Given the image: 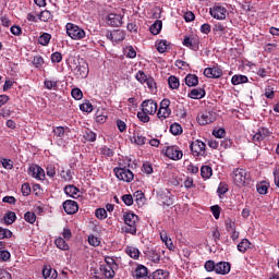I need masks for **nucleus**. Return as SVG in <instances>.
Returning <instances> with one entry per match:
<instances>
[{
  "label": "nucleus",
  "instance_id": "51",
  "mask_svg": "<svg viewBox=\"0 0 279 279\" xmlns=\"http://www.w3.org/2000/svg\"><path fill=\"white\" fill-rule=\"evenodd\" d=\"M61 178H63L65 182H71L73 180V172L71 170L62 171Z\"/></svg>",
  "mask_w": 279,
  "mask_h": 279
},
{
  "label": "nucleus",
  "instance_id": "40",
  "mask_svg": "<svg viewBox=\"0 0 279 279\" xmlns=\"http://www.w3.org/2000/svg\"><path fill=\"white\" fill-rule=\"evenodd\" d=\"M24 219L27 221V223H36V214L33 211H27L24 215Z\"/></svg>",
  "mask_w": 279,
  "mask_h": 279
},
{
  "label": "nucleus",
  "instance_id": "27",
  "mask_svg": "<svg viewBox=\"0 0 279 279\" xmlns=\"http://www.w3.org/2000/svg\"><path fill=\"white\" fill-rule=\"evenodd\" d=\"M66 130H69V128H64V126H57L53 129V136L56 138H59L60 141H62V138H64V134H66Z\"/></svg>",
  "mask_w": 279,
  "mask_h": 279
},
{
  "label": "nucleus",
  "instance_id": "63",
  "mask_svg": "<svg viewBox=\"0 0 279 279\" xmlns=\"http://www.w3.org/2000/svg\"><path fill=\"white\" fill-rule=\"evenodd\" d=\"M145 84L148 86L149 90L156 89V81L154 80V77H148Z\"/></svg>",
  "mask_w": 279,
  "mask_h": 279
},
{
  "label": "nucleus",
  "instance_id": "37",
  "mask_svg": "<svg viewBox=\"0 0 279 279\" xmlns=\"http://www.w3.org/2000/svg\"><path fill=\"white\" fill-rule=\"evenodd\" d=\"M54 245H57V247L59 250H63V251L69 250V244H66V241H64V239H62V238L56 239L54 240Z\"/></svg>",
  "mask_w": 279,
  "mask_h": 279
},
{
  "label": "nucleus",
  "instance_id": "32",
  "mask_svg": "<svg viewBox=\"0 0 279 279\" xmlns=\"http://www.w3.org/2000/svg\"><path fill=\"white\" fill-rule=\"evenodd\" d=\"M50 41H51V34L49 33H44L38 38V43L43 47H47V45H49Z\"/></svg>",
  "mask_w": 279,
  "mask_h": 279
},
{
  "label": "nucleus",
  "instance_id": "20",
  "mask_svg": "<svg viewBox=\"0 0 279 279\" xmlns=\"http://www.w3.org/2000/svg\"><path fill=\"white\" fill-rule=\"evenodd\" d=\"M99 269H100V274H102L105 278H108V279L114 278V268L110 266H106V264H101Z\"/></svg>",
  "mask_w": 279,
  "mask_h": 279
},
{
  "label": "nucleus",
  "instance_id": "46",
  "mask_svg": "<svg viewBox=\"0 0 279 279\" xmlns=\"http://www.w3.org/2000/svg\"><path fill=\"white\" fill-rule=\"evenodd\" d=\"M100 154H102V156H107V158H112V156H114V151L108 146L100 148Z\"/></svg>",
  "mask_w": 279,
  "mask_h": 279
},
{
  "label": "nucleus",
  "instance_id": "34",
  "mask_svg": "<svg viewBox=\"0 0 279 279\" xmlns=\"http://www.w3.org/2000/svg\"><path fill=\"white\" fill-rule=\"evenodd\" d=\"M14 221H16V214L14 211H9L4 216V223H7V226H12Z\"/></svg>",
  "mask_w": 279,
  "mask_h": 279
},
{
  "label": "nucleus",
  "instance_id": "29",
  "mask_svg": "<svg viewBox=\"0 0 279 279\" xmlns=\"http://www.w3.org/2000/svg\"><path fill=\"white\" fill-rule=\"evenodd\" d=\"M247 82V76L245 75H233L231 78V84L233 86H239V84H246Z\"/></svg>",
  "mask_w": 279,
  "mask_h": 279
},
{
  "label": "nucleus",
  "instance_id": "5",
  "mask_svg": "<svg viewBox=\"0 0 279 279\" xmlns=\"http://www.w3.org/2000/svg\"><path fill=\"white\" fill-rule=\"evenodd\" d=\"M250 178V175L247 174V171L245 169H235L233 170L232 173V179L234 184H236V186H243V184H245V180H247Z\"/></svg>",
  "mask_w": 279,
  "mask_h": 279
},
{
  "label": "nucleus",
  "instance_id": "39",
  "mask_svg": "<svg viewBox=\"0 0 279 279\" xmlns=\"http://www.w3.org/2000/svg\"><path fill=\"white\" fill-rule=\"evenodd\" d=\"M170 132L171 134H173V136L182 134V125H180L179 123L171 124Z\"/></svg>",
  "mask_w": 279,
  "mask_h": 279
},
{
  "label": "nucleus",
  "instance_id": "30",
  "mask_svg": "<svg viewBox=\"0 0 279 279\" xmlns=\"http://www.w3.org/2000/svg\"><path fill=\"white\" fill-rule=\"evenodd\" d=\"M250 240L243 239L239 244H238V251L241 252L242 254H245L247 250H250Z\"/></svg>",
  "mask_w": 279,
  "mask_h": 279
},
{
  "label": "nucleus",
  "instance_id": "60",
  "mask_svg": "<svg viewBox=\"0 0 279 279\" xmlns=\"http://www.w3.org/2000/svg\"><path fill=\"white\" fill-rule=\"evenodd\" d=\"M11 254L8 251H0V262L5 263L7 260H10Z\"/></svg>",
  "mask_w": 279,
  "mask_h": 279
},
{
  "label": "nucleus",
  "instance_id": "36",
  "mask_svg": "<svg viewBox=\"0 0 279 279\" xmlns=\"http://www.w3.org/2000/svg\"><path fill=\"white\" fill-rule=\"evenodd\" d=\"M201 175L202 178L208 179L213 175V168H210L209 166H203L201 168Z\"/></svg>",
  "mask_w": 279,
  "mask_h": 279
},
{
  "label": "nucleus",
  "instance_id": "17",
  "mask_svg": "<svg viewBox=\"0 0 279 279\" xmlns=\"http://www.w3.org/2000/svg\"><path fill=\"white\" fill-rule=\"evenodd\" d=\"M158 199L163 206H173V196L171 195V192H159Z\"/></svg>",
  "mask_w": 279,
  "mask_h": 279
},
{
  "label": "nucleus",
  "instance_id": "23",
  "mask_svg": "<svg viewBox=\"0 0 279 279\" xmlns=\"http://www.w3.org/2000/svg\"><path fill=\"white\" fill-rule=\"evenodd\" d=\"M256 189H257V193H259V195H267V192L269 191V182L262 181V182L257 183Z\"/></svg>",
  "mask_w": 279,
  "mask_h": 279
},
{
  "label": "nucleus",
  "instance_id": "8",
  "mask_svg": "<svg viewBox=\"0 0 279 279\" xmlns=\"http://www.w3.org/2000/svg\"><path fill=\"white\" fill-rule=\"evenodd\" d=\"M166 156L170 158V160H182L184 153H182L178 146H168L166 148Z\"/></svg>",
  "mask_w": 279,
  "mask_h": 279
},
{
  "label": "nucleus",
  "instance_id": "13",
  "mask_svg": "<svg viewBox=\"0 0 279 279\" xmlns=\"http://www.w3.org/2000/svg\"><path fill=\"white\" fill-rule=\"evenodd\" d=\"M268 136H271V132H269V129L259 128L257 132L253 135V142L262 143V141H265V138H268Z\"/></svg>",
  "mask_w": 279,
  "mask_h": 279
},
{
  "label": "nucleus",
  "instance_id": "43",
  "mask_svg": "<svg viewBox=\"0 0 279 279\" xmlns=\"http://www.w3.org/2000/svg\"><path fill=\"white\" fill-rule=\"evenodd\" d=\"M84 138L87 140L89 143H95L97 141V134L93 131H86Z\"/></svg>",
  "mask_w": 279,
  "mask_h": 279
},
{
  "label": "nucleus",
  "instance_id": "25",
  "mask_svg": "<svg viewBox=\"0 0 279 279\" xmlns=\"http://www.w3.org/2000/svg\"><path fill=\"white\" fill-rule=\"evenodd\" d=\"M167 278H169V272L162 269H157L150 275V279H167Z\"/></svg>",
  "mask_w": 279,
  "mask_h": 279
},
{
  "label": "nucleus",
  "instance_id": "42",
  "mask_svg": "<svg viewBox=\"0 0 279 279\" xmlns=\"http://www.w3.org/2000/svg\"><path fill=\"white\" fill-rule=\"evenodd\" d=\"M149 113L145 112V111H138L137 112V119H140V121H142V123H149Z\"/></svg>",
  "mask_w": 279,
  "mask_h": 279
},
{
  "label": "nucleus",
  "instance_id": "10",
  "mask_svg": "<svg viewBox=\"0 0 279 279\" xmlns=\"http://www.w3.org/2000/svg\"><path fill=\"white\" fill-rule=\"evenodd\" d=\"M134 279H150L149 270L144 265H138L132 272Z\"/></svg>",
  "mask_w": 279,
  "mask_h": 279
},
{
  "label": "nucleus",
  "instance_id": "62",
  "mask_svg": "<svg viewBox=\"0 0 279 279\" xmlns=\"http://www.w3.org/2000/svg\"><path fill=\"white\" fill-rule=\"evenodd\" d=\"M213 135H214L216 138H223V136H226V130H225V129H217V130H214Z\"/></svg>",
  "mask_w": 279,
  "mask_h": 279
},
{
  "label": "nucleus",
  "instance_id": "56",
  "mask_svg": "<svg viewBox=\"0 0 279 279\" xmlns=\"http://www.w3.org/2000/svg\"><path fill=\"white\" fill-rule=\"evenodd\" d=\"M95 215H96L97 219H106V217H108V213L104 208L96 209Z\"/></svg>",
  "mask_w": 279,
  "mask_h": 279
},
{
  "label": "nucleus",
  "instance_id": "50",
  "mask_svg": "<svg viewBox=\"0 0 279 279\" xmlns=\"http://www.w3.org/2000/svg\"><path fill=\"white\" fill-rule=\"evenodd\" d=\"M135 77H136L137 82H141V84H145L147 82V80L149 78L143 71H138L136 73Z\"/></svg>",
  "mask_w": 279,
  "mask_h": 279
},
{
  "label": "nucleus",
  "instance_id": "61",
  "mask_svg": "<svg viewBox=\"0 0 279 279\" xmlns=\"http://www.w3.org/2000/svg\"><path fill=\"white\" fill-rule=\"evenodd\" d=\"M51 62H54V63H60V62H62V53H60V52H53L52 54H51Z\"/></svg>",
  "mask_w": 279,
  "mask_h": 279
},
{
  "label": "nucleus",
  "instance_id": "24",
  "mask_svg": "<svg viewBox=\"0 0 279 279\" xmlns=\"http://www.w3.org/2000/svg\"><path fill=\"white\" fill-rule=\"evenodd\" d=\"M126 254L131 258H134V260H138V258H141V251H138V248H136L134 246H128Z\"/></svg>",
  "mask_w": 279,
  "mask_h": 279
},
{
  "label": "nucleus",
  "instance_id": "44",
  "mask_svg": "<svg viewBox=\"0 0 279 279\" xmlns=\"http://www.w3.org/2000/svg\"><path fill=\"white\" fill-rule=\"evenodd\" d=\"M226 230L227 232H234L236 230V223L231 219L226 220Z\"/></svg>",
  "mask_w": 279,
  "mask_h": 279
},
{
  "label": "nucleus",
  "instance_id": "26",
  "mask_svg": "<svg viewBox=\"0 0 279 279\" xmlns=\"http://www.w3.org/2000/svg\"><path fill=\"white\" fill-rule=\"evenodd\" d=\"M162 31V21L157 20L155 23L150 26V34L154 36H158L160 32Z\"/></svg>",
  "mask_w": 279,
  "mask_h": 279
},
{
  "label": "nucleus",
  "instance_id": "54",
  "mask_svg": "<svg viewBox=\"0 0 279 279\" xmlns=\"http://www.w3.org/2000/svg\"><path fill=\"white\" fill-rule=\"evenodd\" d=\"M217 264L215 260H207L205 263V269L206 271H216Z\"/></svg>",
  "mask_w": 279,
  "mask_h": 279
},
{
  "label": "nucleus",
  "instance_id": "64",
  "mask_svg": "<svg viewBox=\"0 0 279 279\" xmlns=\"http://www.w3.org/2000/svg\"><path fill=\"white\" fill-rule=\"evenodd\" d=\"M214 32H219L220 34H226V26L221 23H217L214 26Z\"/></svg>",
  "mask_w": 279,
  "mask_h": 279
},
{
  "label": "nucleus",
  "instance_id": "49",
  "mask_svg": "<svg viewBox=\"0 0 279 279\" xmlns=\"http://www.w3.org/2000/svg\"><path fill=\"white\" fill-rule=\"evenodd\" d=\"M134 141L136 145H145V143H147V137L143 136L141 133H137L134 136Z\"/></svg>",
  "mask_w": 279,
  "mask_h": 279
},
{
  "label": "nucleus",
  "instance_id": "19",
  "mask_svg": "<svg viewBox=\"0 0 279 279\" xmlns=\"http://www.w3.org/2000/svg\"><path fill=\"white\" fill-rule=\"evenodd\" d=\"M216 274L220 276H226L230 274V263L228 262H219L216 264Z\"/></svg>",
  "mask_w": 279,
  "mask_h": 279
},
{
  "label": "nucleus",
  "instance_id": "7",
  "mask_svg": "<svg viewBox=\"0 0 279 279\" xmlns=\"http://www.w3.org/2000/svg\"><path fill=\"white\" fill-rule=\"evenodd\" d=\"M114 174L118 180H122V182H132L134 180V173L131 172L130 169L126 168H114Z\"/></svg>",
  "mask_w": 279,
  "mask_h": 279
},
{
  "label": "nucleus",
  "instance_id": "38",
  "mask_svg": "<svg viewBox=\"0 0 279 279\" xmlns=\"http://www.w3.org/2000/svg\"><path fill=\"white\" fill-rule=\"evenodd\" d=\"M44 86H45L48 90H57V89H58V81L46 80V81L44 82Z\"/></svg>",
  "mask_w": 279,
  "mask_h": 279
},
{
  "label": "nucleus",
  "instance_id": "16",
  "mask_svg": "<svg viewBox=\"0 0 279 279\" xmlns=\"http://www.w3.org/2000/svg\"><path fill=\"white\" fill-rule=\"evenodd\" d=\"M204 75L205 77H213L214 80H217L223 75V70L219 66L206 68L204 70Z\"/></svg>",
  "mask_w": 279,
  "mask_h": 279
},
{
  "label": "nucleus",
  "instance_id": "3",
  "mask_svg": "<svg viewBox=\"0 0 279 279\" xmlns=\"http://www.w3.org/2000/svg\"><path fill=\"white\" fill-rule=\"evenodd\" d=\"M123 219L125 226H128L125 232L129 234H136V222L138 221V216L132 213H124Z\"/></svg>",
  "mask_w": 279,
  "mask_h": 279
},
{
  "label": "nucleus",
  "instance_id": "58",
  "mask_svg": "<svg viewBox=\"0 0 279 279\" xmlns=\"http://www.w3.org/2000/svg\"><path fill=\"white\" fill-rule=\"evenodd\" d=\"M31 193L32 187L29 186V183L22 184V195H24V197H27V195H31Z\"/></svg>",
  "mask_w": 279,
  "mask_h": 279
},
{
  "label": "nucleus",
  "instance_id": "11",
  "mask_svg": "<svg viewBox=\"0 0 279 279\" xmlns=\"http://www.w3.org/2000/svg\"><path fill=\"white\" fill-rule=\"evenodd\" d=\"M142 110L143 112H146L147 114H156V111L158 110V102L148 99L144 100L142 102Z\"/></svg>",
  "mask_w": 279,
  "mask_h": 279
},
{
  "label": "nucleus",
  "instance_id": "1",
  "mask_svg": "<svg viewBox=\"0 0 279 279\" xmlns=\"http://www.w3.org/2000/svg\"><path fill=\"white\" fill-rule=\"evenodd\" d=\"M72 73H74L77 80H84L88 77V63L84 60H74L72 65Z\"/></svg>",
  "mask_w": 279,
  "mask_h": 279
},
{
  "label": "nucleus",
  "instance_id": "22",
  "mask_svg": "<svg viewBox=\"0 0 279 279\" xmlns=\"http://www.w3.org/2000/svg\"><path fill=\"white\" fill-rule=\"evenodd\" d=\"M185 84L190 88L193 87V86H197V84H199V78L195 74H187L185 76Z\"/></svg>",
  "mask_w": 279,
  "mask_h": 279
},
{
  "label": "nucleus",
  "instance_id": "57",
  "mask_svg": "<svg viewBox=\"0 0 279 279\" xmlns=\"http://www.w3.org/2000/svg\"><path fill=\"white\" fill-rule=\"evenodd\" d=\"M105 263H106L105 264L106 267H111L112 269H116L117 267V262L112 257H106Z\"/></svg>",
  "mask_w": 279,
  "mask_h": 279
},
{
  "label": "nucleus",
  "instance_id": "31",
  "mask_svg": "<svg viewBox=\"0 0 279 279\" xmlns=\"http://www.w3.org/2000/svg\"><path fill=\"white\" fill-rule=\"evenodd\" d=\"M157 117L158 119H160V121H165V119H169V117H171V109L159 108L157 112Z\"/></svg>",
  "mask_w": 279,
  "mask_h": 279
},
{
  "label": "nucleus",
  "instance_id": "2",
  "mask_svg": "<svg viewBox=\"0 0 279 279\" xmlns=\"http://www.w3.org/2000/svg\"><path fill=\"white\" fill-rule=\"evenodd\" d=\"M66 34L72 38V40H82V38H86V32H84V28H81L73 23L66 24Z\"/></svg>",
  "mask_w": 279,
  "mask_h": 279
},
{
  "label": "nucleus",
  "instance_id": "52",
  "mask_svg": "<svg viewBox=\"0 0 279 279\" xmlns=\"http://www.w3.org/2000/svg\"><path fill=\"white\" fill-rule=\"evenodd\" d=\"M33 64L38 69L45 64V59H43L40 56H36L33 59Z\"/></svg>",
  "mask_w": 279,
  "mask_h": 279
},
{
  "label": "nucleus",
  "instance_id": "47",
  "mask_svg": "<svg viewBox=\"0 0 279 279\" xmlns=\"http://www.w3.org/2000/svg\"><path fill=\"white\" fill-rule=\"evenodd\" d=\"M51 19V12L45 10L41 11L39 14V21H43L44 23H47Z\"/></svg>",
  "mask_w": 279,
  "mask_h": 279
},
{
  "label": "nucleus",
  "instance_id": "12",
  "mask_svg": "<svg viewBox=\"0 0 279 279\" xmlns=\"http://www.w3.org/2000/svg\"><path fill=\"white\" fill-rule=\"evenodd\" d=\"M28 175L35 180H45V170L38 165H32L28 168Z\"/></svg>",
  "mask_w": 279,
  "mask_h": 279
},
{
  "label": "nucleus",
  "instance_id": "35",
  "mask_svg": "<svg viewBox=\"0 0 279 279\" xmlns=\"http://www.w3.org/2000/svg\"><path fill=\"white\" fill-rule=\"evenodd\" d=\"M148 257L150 260H153V263H160V252L156 250L148 251Z\"/></svg>",
  "mask_w": 279,
  "mask_h": 279
},
{
  "label": "nucleus",
  "instance_id": "21",
  "mask_svg": "<svg viewBox=\"0 0 279 279\" xmlns=\"http://www.w3.org/2000/svg\"><path fill=\"white\" fill-rule=\"evenodd\" d=\"M190 99H204L206 90L204 88H194L189 94Z\"/></svg>",
  "mask_w": 279,
  "mask_h": 279
},
{
  "label": "nucleus",
  "instance_id": "15",
  "mask_svg": "<svg viewBox=\"0 0 279 279\" xmlns=\"http://www.w3.org/2000/svg\"><path fill=\"white\" fill-rule=\"evenodd\" d=\"M63 210L66 215H75L80 210V205L75 201L68 199L63 203Z\"/></svg>",
  "mask_w": 279,
  "mask_h": 279
},
{
  "label": "nucleus",
  "instance_id": "18",
  "mask_svg": "<svg viewBox=\"0 0 279 279\" xmlns=\"http://www.w3.org/2000/svg\"><path fill=\"white\" fill-rule=\"evenodd\" d=\"M107 38L113 40V43H121L125 40V32L121 29L113 31L107 34Z\"/></svg>",
  "mask_w": 279,
  "mask_h": 279
},
{
  "label": "nucleus",
  "instance_id": "48",
  "mask_svg": "<svg viewBox=\"0 0 279 279\" xmlns=\"http://www.w3.org/2000/svg\"><path fill=\"white\" fill-rule=\"evenodd\" d=\"M80 110H82V112H93V104L89 101L83 102L80 106Z\"/></svg>",
  "mask_w": 279,
  "mask_h": 279
},
{
  "label": "nucleus",
  "instance_id": "14",
  "mask_svg": "<svg viewBox=\"0 0 279 279\" xmlns=\"http://www.w3.org/2000/svg\"><path fill=\"white\" fill-rule=\"evenodd\" d=\"M217 117L215 113L211 112H205L198 116L197 122L199 125H208V123H215Z\"/></svg>",
  "mask_w": 279,
  "mask_h": 279
},
{
  "label": "nucleus",
  "instance_id": "53",
  "mask_svg": "<svg viewBox=\"0 0 279 279\" xmlns=\"http://www.w3.org/2000/svg\"><path fill=\"white\" fill-rule=\"evenodd\" d=\"M122 202L125 206H132V204H134V198L132 197V194H125L122 196Z\"/></svg>",
  "mask_w": 279,
  "mask_h": 279
},
{
  "label": "nucleus",
  "instance_id": "59",
  "mask_svg": "<svg viewBox=\"0 0 279 279\" xmlns=\"http://www.w3.org/2000/svg\"><path fill=\"white\" fill-rule=\"evenodd\" d=\"M215 219H219L220 215H221V208L219 207V205H214L210 208Z\"/></svg>",
  "mask_w": 279,
  "mask_h": 279
},
{
  "label": "nucleus",
  "instance_id": "6",
  "mask_svg": "<svg viewBox=\"0 0 279 279\" xmlns=\"http://www.w3.org/2000/svg\"><path fill=\"white\" fill-rule=\"evenodd\" d=\"M190 149L195 157L206 156V144L199 140L192 142Z\"/></svg>",
  "mask_w": 279,
  "mask_h": 279
},
{
  "label": "nucleus",
  "instance_id": "28",
  "mask_svg": "<svg viewBox=\"0 0 279 279\" xmlns=\"http://www.w3.org/2000/svg\"><path fill=\"white\" fill-rule=\"evenodd\" d=\"M65 195H69V197H76L77 193H80V189H77L75 185H66L64 187Z\"/></svg>",
  "mask_w": 279,
  "mask_h": 279
},
{
  "label": "nucleus",
  "instance_id": "4",
  "mask_svg": "<svg viewBox=\"0 0 279 279\" xmlns=\"http://www.w3.org/2000/svg\"><path fill=\"white\" fill-rule=\"evenodd\" d=\"M209 14L213 19H217V21H225L226 14H228V9L218 3L209 9Z\"/></svg>",
  "mask_w": 279,
  "mask_h": 279
},
{
  "label": "nucleus",
  "instance_id": "55",
  "mask_svg": "<svg viewBox=\"0 0 279 279\" xmlns=\"http://www.w3.org/2000/svg\"><path fill=\"white\" fill-rule=\"evenodd\" d=\"M12 236V231L10 229H3L0 227V239H10Z\"/></svg>",
  "mask_w": 279,
  "mask_h": 279
},
{
  "label": "nucleus",
  "instance_id": "9",
  "mask_svg": "<svg viewBox=\"0 0 279 279\" xmlns=\"http://www.w3.org/2000/svg\"><path fill=\"white\" fill-rule=\"evenodd\" d=\"M106 22L110 27H121V25H123V16L121 14L110 13Z\"/></svg>",
  "mask_w": 279,
  "mask_h": 279
},
{
  "label": "nucleus",
  "instance_id": "33",
  "mask_svg": "<svg viewBox=\"0 0 279 279\" xmlns=\"http://www.w3.org/2000/svg\"><path fill=\"white\" fill-rule=\"evenodd\" d=\"M168 84L172 90H178V88H180V78L175 76H170L168 78Z\"/></svg>",
  "mask_w": 279,
  "mask_h": 279
},
{
  "label": "nucleus",
  "instance_id": "41",
  "mask_svg": "<svg viewBox=\"0 0 279 279\" xmlns=\"http://www.w3.org/2000/svg\"><path fill=\"white\" fill-rule=\"evenodd\" d=\"M168 47H169V43L167 40H161L157 45V51L159 53H165V51H167Z\"/></svg>",
  "mask_w": 279,
  "mask_h": 279
},
{
  "label": "nucleus",
  "instance_id": "45",
  "mask_svg": "<svg viewBox=\"0 0 279 279\" xmlns=\"http://www.w3.org/2000/svg\"><path fill=\"white\" fill-rule=\"evenodd\" d=\"M71 95H72L73 99H76L77 101H80V99H82V97H84V94L82 93V89H80V88H73L71 92Z\"/></svg>",
  "mask_w": 279,
  "mask_h": 279
}]
</instances>
